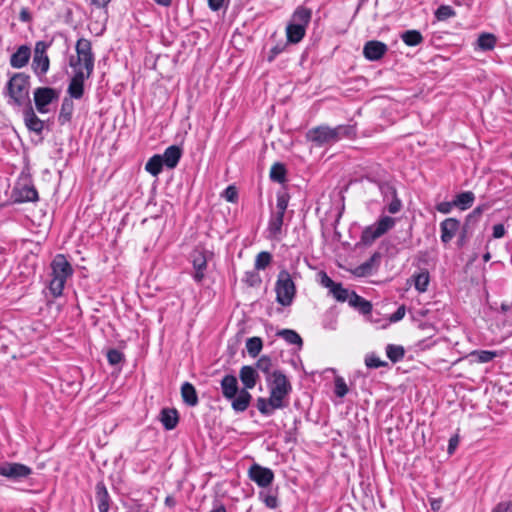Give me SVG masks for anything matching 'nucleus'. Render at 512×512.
Instances as JSON below:
<instances>
[{"instance_id": "7c9ffc66", "label": "nucleus", "mask_w": 512, "mask_h": 512, "mask_svg": "<svg viewBox=\"0 0 512 512\" xmlns=\"http://www.w3.org/2000/svg\"><path fill=\"white\" fill-rule=\"evenodd\" d=\"M402 41L410 47L420 45L424 38L418 30H406L401 34Z\"/></svg>"}, {"instance_id": "c756f323", "label": "nucleus", "mask_w": 512, "mask_h": 512, "mask_svg": "<svg viewBox=\"0 0 512 512\" xmlns=\"http://www.w3.org/2000/svg\"><path fill=\"white\" fill-rule=\"evenodd\" d=\"M74 111V103L72 99L65 97L62 101L60 113H59V121L61 124L67 123L71 120L72 114Z\"/></svg>"}, {"instance_id": "c03bdc74", "label": "nucleus", "mask_w": 512, "mask_h": 512, "mask_svg": "<svg viewBox=\"0 0 512 512\" xmlns=\"http://www.w3.org/2000/svg\"><path fill=\"white\" fill-rule=\"evenodd\" d=\"M272 256L269 252L262 251L256 256L255 268L257 270H264L271 262Z\"/></svg>"}, {"instance_id": "6ab92c4d", "label": "nucleus", "mask_w": 512, "mask_h": 512, "mask_svg": "<svg viewBox=\"0 0 512 512\" xmlns=\"http://www.w3.org/2000/svg\"><path fill=\"white\" fill-rule=\"evenodd\" d=\"M23 116L25 125L30 131H33L36 134L42 133L44 129V121L38 118L31 105L24 108Z\"/></svg>"}, {"instance_id": "e433bc0d", "label": "nucleus", "mask_w": 512, "mask_h": 512, "mask_svg": "<svg viewBox=\"0 0 512 512\" xmlns=\"http://www.w3.org/2000/svg\"><path fill=\"white\" fill-rule=\"evenodd\" d=\"M277 335L283 338L289 344L301 346L303 343L300 335L291 329H282L277 333Z\"/></svg>"}, {"instance_id": "ea45409f", "label": "nucleus", "mask_w": 512, "mask_h": 512, "mask_svg": "<svg viewBox=\"0 0 512 512\" xmlns=\"http://www.w3.org/2000/svg\"><path fill=\"white\" fill-rule=\"evenodd\" d=\"M272 367H273V363H272L271 358L267 355H263L257 360L256 367H254V368L256 370L263 372L267 378L268 376H271L273 373V372H271Z\"/></svg>"}, {"instance_id": "8fccbe9b", "label": "nucleus", "mask_w": 512, "mask_h": 512, "mask_svg": "<svg viewBox=\"0 0 512 512\" xmlns=\"http://www.w3.org/2000/svg\"><path fill=\"white\" fill-rule=\"evenodd\" d=\"M319 283L329 289V292L331 293L332 290L335 289V287L339 284V283H336L334 282L328 275L326 272L322 271L319 273Z\"/></svg>"}, {"instance_id": "a211bd4d", "label": "nucleus", "mask_w": 512, "mask_h": 512, "mask_svg": "<svg viewBox=\"0 0 512 512\" xmlns=\"http://www.w3.org/2000/svg\"><path fill=\"white\" fill-rule=\"evenodd\" d=\"M460 228V222L455 218H447L440 223L441 241L449 243Z\"/></svg>"}, {"instance_id": "58836bf2", "label": "nucleus", "mask_w": 512, "mask_h": 512, "mask_svg": "<svg viewBox=\"0 0 512 512\" xmlns=\"http://www.w3.org/2000/svg\"><path fill=\"white\" fill-rule=\"evenodd\" d=\"M263 342L259 337H251L246 341V349L251 357H256L262 350Z\"/></svg>"}, {"instance_id": "49530a36", "label": "nucleus", "mask_w": 512, "mask_h": 512, "mask_svg": "<svg viewBox=\"0 0 512 512\" xmlns=\"http://www.w3.org/2000/svg\"><path fill=\"white\" fill-rule=\"evenodd\" d=\"M365 365L370 369H376L380 367H386L388 363L386 361L381 360L374 353L368 354L365 357Z\"/></svg>"}, {"instance_id": "a878e982", "label": "nucleus", "mask_w": 512, "mask_h": 512, "mask_svg": "<svg viewBox=\"0 0 512 512\" xmlns=\"http://www.w3.org/2000/svg\"><path fill=\"white\" fill-rule=\"evenodd\" d=\"M181 396H182L183 402L186 405L190 406V407H194V406H196L199 403V399H198V395H197L196 389L189 382H184L182 384V386H181Z\"/></svg>"}, {"instance_id": "6e6d98bb", "label": "nucleus", "mask_w": 512, "mask_h": 512, "mask_svg": "<svg viewBox=\"0 0 512 512\" xmlns=\"http://www.w3.org/2000/svg\"><path fill=\"white\" fill-rule=\"evenodd\" d=\"M455 206L454 200L452 202L444 201L441 203H438L436 205V209L438 212L442 214H448L451 212L452 208Z\"/></svg>"}, {"instance_id": "7ed1b4c3", "label": "nucleus", "mask_w": 512, "mask_h": 512, "mask_svg": "<svg viewBox=\"0 0 512 512\" xmlns=\"http://www.w3.org/2000/svg\"><path fill=\"white\" fill-rule=\"evenodd\" d=\"M221 391L227 400H231L234 411L244 412L250 405L252 395L245 389L239 391L238 381L234 375H225L221 380Z\"/></svg>"}, {"instance_id": "c9c22d12", "label": "nucleus", "mask_w": 512, "mask_h": 512, "mask_svg": "<svg viewBox=\"0 0 512 512\" xmlns=\"http://www.w3.org/2000/svg\"><path fill=\"white\" fill-rule=\"evenodd\" d=\"M386 355L393 363H397L403 359L405 350L400 345L388 344L386 346Z\"/></svg>"}, {"instance_id": "f257e3e1", "label": "nucleus", "mask_w": 512, "mask_h": 512, "mask_svg": "<svg viewBox=\"0 0 512 512\" xmlns=\"http://www.w3.org/2000/svg\"><path fill=\"white\" fill-rule=\"evenodd\" d=\"M75 49L77 56H72L69 60L75 73L70 80L67 93L70 99H81L84 94V82L93 73L95 58L91 42L86 38L78 39Z\"/></svg>"}, {"instance_id": "4d7b16f0", "label": "nucleus", "mask_w": 512, "mask_h": 512, "mask_svg": "<svg viewBox=\"0 0 512 512\" xmlns=\"http://www.w3.org/2000/svg\"><path fill=\"white\" fill-rule=\"evenodd\" d=\"M405 316V306L402 305L397 308V310L391 315L390 321L391 322H398Z\"/></svg>"}, {"instance_id": "a19ab883", "label": "nucleus", "mask_w": 512, "mask_h": 512, "mask_svg": "<svg viewBox=\"0 0 512 512\" xmlns=\"http://www.w3.org/2000/svg\"><path fill=\"white\" fill-rule=\"evenodd\" d=\"M256 406H257V409L259 410V412L265 416H270L273 414L274 410H276L277 408H275L272 404H271V397L269 396L268 399L266 398H263V397H259L257 399V403H256Z\"/></svg>"}, {"instance_id": "69168bd1", "label": "nucleus", "mask_w": 512, "mask_h": 512, "mask_svg": "<svg viewBox=\"0 0 512 512\" xmlns=\"http://www.w3.org/2000/svg\"><path fill=\"white\" fill-rule=\"evenodd\" d=\"M98 7H105L111 0H91Z\"/></svg>"}, {"instance_id": "c85d7f7f", "label": "nucleus", "mask_w": 512, "mask_h": 512, "mask_svg": "<svg viewBox=\"0 0 512 512\" xmlns=\"http://www.w3.org/2000/svg\"><path fill=\"white\" fill-rule=\"evenodd\" d=\"M306 30L303 27L295 26L291 23L287 24L286 36L287 41L292 44L299 43L305 36Z\"/></svg>"}, {"instance_id": "6e6552de", "label": "nucleus", "mask_w": 512, "mask_h": 512, "mask_svg": "<svg viewBox=\"0 0 512 512\" xmlns=\"http://www.w3.org/2000/svg\"><path fill=\"white\" fill-rule=\"evenodd\" d=\"M396 224V220L390 216H381L375 223L365 227L361 233V243L369 246L382 237Z\"/></svg>"}, {"instance_id": "9d476101", "label": "nucleus", "mask_w": 512, "mask_h": 512, "mask_svg": "<svg viewBox=\"0 0 512 512\" xmlns=\"http://www.w3.org/2000/svg\"><path fill=\"white\" fill-rule=\"evenodd\" d=\"M32 474V469L24 464L16 462H4L0 464V476L12 481H21Z\"/></svg>"}, {"instance_id": "864d4df0", "label": "nucleus", "mask_w": 512, "mask_h": 512, "mask_svg": "<svg viewBox=\"0 0 512 512\" xmlns=\"http://www.w3.org/2000/svg\"><path fill=\"white\" fill-rule=\"evenodd\" d=\"M491 512H512V501L505 500L496 504Z\"/></svg>"}, {"instance_id": "2eb2a0df", "label": "nucleus", "mask_w": 512, "mask_h": 512, "mask_svg": "<svg viewBox=\"0 0 512 512\" xmlns=\"http://www.w3.org/2000/svg\"><path fill=\"white\" fill-rule=\"evenodd\" d=\"M12 197L14 202H35L38 200V192L34 186L22 185L13 189Z\"/></svg>"}, {"instance_id": "cd10ccee", "label": "nucleus", "mask_w": 512, "mask_h": 512, "mask_svg": "<svg viewBox=\"0 0 512 512\" xmlns=\"http://www.w3.org/2000/svg\"><path fill=\"white\" fill-rule=\"evenodd\" d=\"M414 287L419 293H424L428 289L430 275L427 269H421L413 275Z\"/></svg>"}, {"instance_id": "dca6fc26", "label": "nucleus", "mask_w": 512, "mask_h": 512, "mask_svg": "<svg viewBox=\"0 0 512 512\" xmlns=\"http://www.w3.org/2000/svg\"><path fill=\"white\" fill-rule=\"evenodd\" d=\"M381 191L384 196V201H388L391 198L390 202L387 204V210L391 214L398 213L402 208V202L397 197L396 189L389 185L381 186Z\"/></svg>"}, {"instance_id": "09e8293b", "label": "nucleus", "mask_w": 512, "mask_h": 512, "mask_svg": "<svg viewBox=\"0 0 512 512\" xmlns=\"http://www.w3.org/2000/svg\"><path fill=\"white\" fill-rule=\"evenodd\" d=\"M124 359V355L117 349H110L107 352V360L110 365H117L121 363Z\"/></svg>"}, {"instance_id": "bb28decb", "label": "nucleus", "mask_w": 512, "mask_h": 512, "mask_svg": "<svg viewBox=\"0 0 512 512\" xmlns=\"http://www.w3.org/2000/svg\"><path fill=\"white\" fill-rule=\"evenodd\" d=\"M160 415L161 423L166 430H172L177 426L179 416L176 409L164 408Z\"/></svg>"}, {"instance_id": "3c124183", "label": "nucleus", "mask_w": 512, "mask_h": 512, "mask_svg": "<svg viewBox=\"0 0 512 512\" xmlns=\"http://www.w3.org/2000/svg\"><path fill=\"white\" fill-rule=\"evenodd\" d=\"M223 197L228 202L235 203L238 199V192L236 187L233 185L228 186L223 192Z\"/></svg>"}, {"instance_id": "aec40b11", "label": "nucleus", "mask_w": 512, "mask_h": 512, "mask_svg": "<svg viewBox=\"0 0 512 512\" xmlns=\"http://www.w3.org/2000/svg\"><path fill=\"white\" fill-rule=\"evenodd\" d=\"M239 378L244 386L243 389L248 391L249 389H253L255 387L259 375L254 367L245 365L241 367L239 371Z\"/></svg>"}, {"instance_id": "e2e57ef3", "label": "nucleus", "mask_w": 512, "mask_h": 512, "mask_svg": "<svg viewBox=\"0 0 512 512\" xmlns=\"http://www.w3.org/2000/svg\"><path fill=\"white\" fill-rule=\"evenodd\" d=\"M503 313H507L512 310V301L511 302H503L500 307Z\"/></svg>"}, {"instance_id": "f3484780", "label": "nucleus", "mask_w": 512, "mask_h": 512, "mask_svg": "<svg viewBox=\"0 0 512 512\" xmlns=\"http://www.w3.org/2000/svg\"><path fill=\"white\" fill-rule=\"evenodd\" d=\"M31 58V48L28 45H21L10 57V65L15 69L25 67Z\"/></svg>"}, {"instance_id": "37998d69", "label": "nucleus", "mask_w": 512, "mask_h": 512, "mask_svg": "<svg viewBox=\"0 0 512 512\" xmlns=\"http://www.w3.org/2000/svg\"><path fill=\"white\" fill-rule=\"evenodd\" d=\"M331 294L338 302H345L350 299L351 292L344 288L341 283H339L334 290H332Z\"/></svg>"}, {"instance_id": "de8ad7c7", "label": "nucleus", "mask_w": 512, "mask_h": 512, "mask_svg": "<svg viewBox=\"0 0 512 512\" xmlns=\"http://www.w3.org/2000/svg\"><path fill=\"white\" fill-rule=\"evenodd\" d=\"M334 386V393L337 397L343 398L348 393V386L343 377H335Z\"/></svg>"}, {"instance_id": "0e129e2a", "label": "nucleus", "mask_w": 512, "mask_h": 512, "mask_svg": "<svg viewBox=\"0 0 512 512\" xmlns=\"http://www.w3.org/2000/svg\"><path fill=\"white\" fill-rule=\"evenodd\" d=\"M282 52V49L278 46H275L271 49V55L269 56L268 60L272 61L276 55Z\"/></svg>"}, {"instance_id": "2f4dec72", "label": "nucleus", "mask_w": 512, "mask_h": 512, "mask_svg": "<svg viewBox=\"0 0 512 512\" xmlns=\"http://www.w3.org/2000/svg\"><path fill=\"white\" fill-rule=\"evenodd\" d=\"M475 200V195L471 191H466L459 193L456 195L454 199V204L456 207L460 208L461 210H466L470 208Z\"/></svg>"}, {"instance_id": "ddd939ff", "label": "nucleus", "mask_w": 512, "mask_h": 512, "mask_svg": "<svg viewBox=\"0 0 512 512\" xmlns=\"http://www.w3.org/2000/svg\"><path fill=\"white\" fill-rule=\"evenodd\" d=\"M306 137L309 141L315 143L317 146L332 144L336 142L333 128L329 126H318L310 129Z\"/></svg>"}, {"instance_id": "680f3d73", "label": "nucleus", "mask_w": 512, "mask_h": 512, "mask_svg": "<svg viewBox=\"0 0 512 512\" xmlns=\"http://www.w3.org/2000/svg\"><path fill=\"white\" fill-rule=\"evenodd\" d=\"M458 444V438L457 437H452L450 440H449V445H448V452L451 454L453 453V451L455 450L456 446Z\"/></svg>"}, {"instance_id": "13d9d810", "label": "nucleus", "mask_w": 512, "mask_h": 512, "mask_svg": "<svg viewBox=\"0 0 512 512\" xmlns=\"http://www.w3.org/2000/svg\"><path fill=\"white\" fill-rule=\"evenodd\" d=\"M506 233V229L503 224H495L493 226V237L498 239L502 238Z\"/></svg>"}, {"instance_id": "603ef678", "label": "nucleus", "mask_w": 512, "mask_h": 512, "mask_svg": "<svg viewBox=\"0 0 512 512\" xmlns=\"http://www.w3.org/2000/svg\"><path fill=\"white\" fill-rule=\"evenodd\" d=\"M260 497L263 499V502L268 508H276L278 506V500L276 496L269 494V493H260Z\"/></svg>"}, {"instance_id": "412c9836", "label": "nucleus", "mask_w": 512, "mask_h": 512, "mask_svg": "<svg viewBox=\"0 0 512 512\" xmlns=\"http://www.w3.org/2000/svg\"><path fill=\"white\" fill-rule=\"evenodd\" d=\"M312 17V11L311 9L304 7V6H298L295 11L293 12L291 19L289 23L303 27L305 30L308 26V24L311 21Z\"/></svg>"}, {"instance_id": "5701e85b", "label": "nucleus", "mask_w": 512, "mask_h": 512, "mask_svg": "<svg viewBox=\"0 0 512 512\" xmlns=\"http://www.w3.org/2000/svg\"><path fill=\"white\" fill-rule=\"evenodd\" d=\"M163 162L166 167L173 169L177 166L181 156L182 149L179 146L171 145L167 147L162 155Z\"/></svg>"}, {"instance_id": "bf43d9fd", "label": "nucleus", "mask_w": 512, "mask_h": 512, "mask_svg": "<svg viewBox=\"0 0 512 512\" xmlns=\"http://www.w3.org/2000/svg\"><path fill=\"white\" fill-rule=\"evenodd\" d=\"M209 8L213 11L220 10L224 5V0H208Z\"/></svg>"}, {"instance_id": "052dcab7", "label": "nucleus", "mask_w": 512, "mask_h": 512, "mask_svg": "<svg viewBox=\"0 0 512 512\" xmlns=\"http://www.w3.org/2000/svg\"><path fill=\"white\" fill-rule=\"evenodd\" d=\"M19 19L22 22H29L31 21L32 17L27 8H22L19 14Z\"/></svg>"}, {"instance_id": "4468645a", "label": "nucleus", "mask_w": 512, "mask_h": 512, "mask_svg": "<svg viewBox=\"0 0 512 512\" xmlns=\"http://www.w3.org/2000/svg\"><path fill=\"white\" fill-rule=\"evenodd\" d=\"M388 47L385 43L372 40L368 41L363 48V54L370 61L381 59L387 52Z\"/></svg>"}, {"instance_id": "f03ea898", "label": "nucleus", "mask_w": 512, "mask_h": 512, "mask_svg": "<svg viewBox=\"0 0 512 512\" xmlns=\"http://www.w3.org/2000/svg\"><path fill=\"white\" fill-rule=\"evenodd\" d=\"M29 89L30 77L24 73H15L7 82L4 90L7 104L18 108L30 106Z\"/></svg>"}, {"instance_id": "f8f14e48", "label": "nucleus", "mask_w": 512, "mask_h": 512, "mask_svg": "<svg viewBox=\"0 0 512 512\" xmlns=\"http://www.w3.org/2000/svg\"><path fill=\"white\" fill-rule=\"evenodd\" d=\"M249 478L259 487L266 488L274 480V473L270 468L254 463L248 470Z\"/></svg>"}, {"instance_id": "9b49d317", "label": "nucleus", "mask_w": 512, "mask_h": 512, "mask_svg": "<svg viewBox=\"0 0 512 512\" xmlns=\"http://www.w3.org/2000/svg\"><path fill=\"white\" fill-rule=\"evenodd\" d=\"M59 93L56 89L50 87H39L34 91V102L39 113H47V106L54 100H57Z\"/></svg>"}, {"instance_id": "a18cd8bd", "label": "nucleus", "mask_w": 512, "mask_h": 512, "mask_svg": "<svg viewBox=\"0 0 512 512\" xmlns=\"http://www.w3.org/2000/svg\"><path fill=\"white\" fill-rule=\"evenodd\" d=\"M496 39L492 34H482L478 38V46L483 50H491L494 48Z\"/></svg>"}, {"instance_id": "423d86ee", "label": "nucleus", "mask_w": 512, "mask_h": 512, "mask_svg": "<svg viewBox=\"0 0 512 512\" xmlns=\"http://www.w3.org/2000/svg\"><path fill=\"white\" fill-rule=\"evenodd\" d=\"M290 195L287 191L281 190L276 195V207L271 210L270 218L268 221L267 232L268 238L279 239L282 234V226L284 223V215L288 208Z\"/></svg>"}, {"instance_id": "20e7f679", "label": "nucleus", "mask_w": 512, "mask_h": 512, "mask_svg": "<svg viewBox=\"0 0 512 512\" xmlns=\"http://www.w3.org/2000/svg\"><path fill=\"white\" fill-rule=\"evenodd\" d=\"M52 279L50 280L49 289L54 297L62 295L67 279L72 275L73 269L66 257L58 254L51 263Z\"/></svg>"}, {"instance_id": "4be33fe9", "label": "nucleus", "mask_w": 512, "mask_h": 512, "mask_svg": "<svg viewBox=\"0 0 512 512\" xmlns=\"http://www.w3.org/2000/svg\"><path fill=\"white\" fill-rule=\"evenodd\" d=\"M95 500L99 512H108L110 508V496L103 482H99L96 485Z\"/></svg>"}, {"instance_id": "4c0bfd02", "label": "nucleus", "mask_w": 512, "mask_h": 512, "mask_svg": "<svg viewBox=\"0 0 512 512\" xmlns=\"http://www.w3.org/2000/svg\"><path fill=\"white\" fill-rule=\"evenodd\" d=\"M333 133L337 142L342 138H351L355 135L356 131L351 125H338L333 128Z\"/></svg>"}, {"instance_id": "0eeeda50", "label": "nucleus", "mask_w": 512, "mask_h": 512, "mask_svg": "<svg viewBox=\"0 0 512 512\" xmlns=\"http://www.w3.org/2000/svg\"><path fill=\"white\" fill-rule=\"evenodd\" d=\"M276 301L284 306H290L296 296V285L287 270H281L275 283Z\"/></svg>"}, {"instance_id": "79ce46f5", "label": "nucleus", "mask_w": 512, "mask_h": 512, "mask_svg": "<svg viewBox=\"0 0 512 512\" xmlns=\"http://www.w3.org/2000/svg\"><path fill=\"white\" fill-rule=\"evenodd\" d=\"M455 15V10L449 5H440L435 11V17L438 21H446Z\"/></svg>"}, {"instance_id": "774afa93", "label": "nucleus", "mask_w": 512, "mask_h": 512, "mask_svg": "<svg viewBox=\"0 0 512 512\" xmlns=\"http://www.w3.org/2000/svg\"><path fill=\"white\" fill-rule=\"evenodd\" d=\"M158 5L169 7L172 4V0H154Z\"/></svg>"}, {"instance_id": "5fc2aeb1", "label": "nucleus", "mask_w": 512, "mask_h": 512, "mask_svg": "<svg viewBox=\"0 0 512 512\" xmlns=\"http://www.w3.org/2000/svg\"><path fill=\"white\" fill-rule=\"evenodd\" d=\"M379 257L378 253H375L371 256V258L366 261L365 263H363L362 265H360L357 269H356V273L358 275H364L368 270H370L371 266H372V263L374 262L375 259H377Z\"/></svg>"}, {"instance_id": "1a4fd4ad", "label": "nucleus", "mask_w": 512, "mask_h": 512, "mask_svg": "<svg viewBox=\"0 0 512 512\" xmlns=\"http://www.w3.org/2000/svg\"><path fill=\"white\" fill-rule=\"evenodd\" d=\"M49 46L50 43L46 41H37L35 44L32 69L37 76H43L49 70L50 60L46 53Z\"/></svg>"}, {"instance_id": "393cba45", "label": "nucleus", "mask_w": 512, "mask_h": 512, "mask_svg": "<svg viewBox=\"0 0 512 512\" xmlns=\"http://www.w3.org/2000/svg\"><path fill=\"white\" fill-rule=\"evenodd\" d=\"M349 305L357 309L361 314L368 315L372 311V304L359 296L356 292L352 291L349 299Z\"/></svg>"}, {"instance_id": "39448f33", "label": "nucleus", "mask_w": 512, "mask_h": 512, "mask_svg": "<svg viewBox=\"0 0 512 512\" xmlns=\"http://www.w3.org/2000/svg\"><path fill=\"white\" fill-rule=\"evenodd\" d=\"M267 383L270 390L271 404L275 408H285L286 397L292 391V386L288 378L279 370H274L271 376L267 377Z\"/></svg>"}, {"instance_id": "473e14b6", "label": "nucleus", "mask_w": 512, "mask_h": 512, "mask_svg": "<svg viewBox=\"0 0 512 512\" xmlns=\"http://www.w3.org/2000/svg\"><path fill=\"white\" fill-rule=\"evenodd\" d=\"M164 162L160 154L152 156L146 163L145 169L153 176H158L163 169Z\"/></svg>"}, {"instance_id": "338daca9", "label": "nucleus", "mask_w": 512, "mask_h": 512, "mask_svg": "<svg viewBox=\"0 0 512 512\" xmlns=\"http://www.w3.org/2000/svg\"><path fill=\"white\" fill-rule=\"evenodd\" d=\"M165 504L169 507H174L176 504V500L172 496H167L165 499Z\"/></svg>"}, {"instance_id": "f704fd0d", "label": "nucleus", "mask_w": 512, "mask_h": 512, "mask_svg": "<svg viewBox=\"0 0 512 512\" xmlns=\"http://www.w3.org/2000/svg\"><path fill=\"white\" fill-rule=\"evenodd\" d=\"M469 356L478 363H488L497 357V352L489 350H474L469 354Z\"/></svg>"}, {"instance_id": "b1692460", "label": "nucleus", "mask_w": 512, "mask_h": 512, "mask_svg": "<svg viewBox=\"0 0 512 512\" xmlns=\"http://www.w3.org/2000/svg\"><path fill=\"white\" fill-rule=\"evenodd\" d=\"M192 263L195 270L193 278L197 283H201L204 279V271L207 268V260L204 253L196 252L193 255Z\"/></svg>"}, {"instance_id": "72a5a7b5", "label": "nucleus", "mask_w": 512, "mask_h": 512, "mask_svg": "<svg viewBox=\"0 0 512 512\" xmlns=\"http://www.w3.org/2000/svg\"><path fill=\"white\" fill-rule=\"evenodd\" d=\"M286 173L284 164L276 162L272 165L269 176L273 182L284 183L286 181Z\"/></svg>"}]
</instances>
